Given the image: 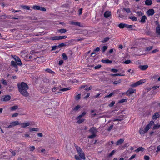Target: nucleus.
<instances>
[{"mask_svg":"<svg viewBox=\"0 0 160 160\" xmlns=\"http://www.w3.org/2000/svg\"><path fill=\"white\" fill-rule=\"evenodd\" d=\"M18 91L21 94L26 97L29 96V93L27 91L29 87L26 83L22 82L20 84H18Z\"/></svg>","mask_w":160,"mask_h":160,"instance_id":"f257e3e1","label":"nucleus"},{"mask_svg":"<svg viewBox=\"0 0 160 160\" xmlns=\"http://www.w3.org/2000/svg\"><path fill=\"white\" fill-rule=\"evenodd\" d=\"M11 99V97L9 95H4L1 97L0 100L1 102H7Z\"/></svg>","mask_w":160,"mask_h":160,"instance_id":"f03ea898","label":"nucleus"},{"mask_svg":"<svg viewBox=\"0 0 160 160\" xmlns=\"http://www.w3.org/2000/svg\"><path fill=\"white\" fill-rule=\"evenodd\" d=\"M20 124V123L18 121H13L10 123V125L6 127V128H11L12 127H14L17 125H19Z\"/></svg>","mask_w":160,"mask_h":160,"instance_id":"7ed1b4c3","label":"nucleus"},{"mask_svg":"<svg viewBox=\"0 0 160 160\" xmlns=\"http://www.w3.org/2000/svg\"><path fill=\"white\" fill-rule=\"evenodd\" d=\"M135 92V90L132 88H130L127 91L126 94L128 96H130Z\"/></svg>","mask_w":160,"mask_h":160,"instance_id":"20e7f679","label":"nucleus"},{"mask_svg":"<svg viewBox=\"0 0 160 160\" xmlns=\"http://www.w3.org/2000/svg\"><path fill=\"white\" fill-rule=\"evenodd\" d=\"M143 83L142 80H141L136 82L131 85V86L132 87H135L142 84Z\"/></svg>","mask_w":160,"mask_h":160,"instance_id":"39448f33","label":"nucleus"},{"mask_svg":"<svg viewBox=\"0 0 160 160\" xmlns=\"http://www.w3.org/2000/svg\"><path fill=\"white\" fill-rule=\"evenodd\" d=\"M146 13L148 16H150L153 15L155 13L154 10L152 9H149L148 10Z\"/></svg>","mask_w":160,"mask_h":160,"instance_id":"423d86ee","label":"nucleus"},{"mask_svg":"<svg viewBox=\"0 0 160 160\" xmlns=\"http://www.w3.org/2000/svg\"><path fill=\"white\" fill-rule=\"evenodd\" d=\"M89 131L92 134H96L98 132V129L95 127H93L90 129Z\"/></svg>","mask_w":160,"mask_h":160,"instance_id":"0eeeda50","label":"nucleus"},{"mask_svg":"<svg viewBox=\"0 0 160 160\" xmlns=\"http://www.w3.org/2000/svg\"><path fill=\"white\" fill-rule=\"evenodd\" d=\"M111 12L109 11H107L105 12L104 16L106 18H108L111 15Z\"/></svg>","mask_w":160,"mask_h":160,"instance_id":"6e6552de","label":"nucleus"},{"mask_svg":"<svg viewBox=\"0 0 160 160\" xmlns=\"http://www.w3.org/2000/svg\"><path fill=\"white\" fill-rule=\"evenodd\" d=\"M70 24L75 26H78L80 27H83V25H81L80 23L79 22H76L74 21H71L70 22Z\"/></svg>","mask_w":160,"mask_h":160,"instance_id":"1a4fd4ad","label":"nucleus"},{"mask_svg":"<svg viewBox=\"0 0 160 160\" xmlns=\"http://www.w3.org/2000/svg\"><path fill=\"white\" fill-rule=\"evenodd\" d=\"M160 117V114L158 112H156L152 116V119L154 120L157 119Z\"/></svg>","mask_w":160,"mask_h":160,"instance_id":"9d476101","label":"nucleus"},{"mask_svg":"<svg viewBox=\"0 0 160 160\" xmlns=\"http://www.w3.org/2000/svg\"><path fill=\"white\" fill-rule=\"evenodd\" d=\"M78 153L82 159L83 160L85 159V154L83 152L82 150L81 152H78Z\"/></svg>","mask_w":160,"mask_h":160,"instance_id":"9b49d317","label":"nucleus"},{"mask_svg":"<svg viewBox=\"0 0 160 160\" xmlns=\"http://www.w3.org/2000/svg\"><path fill=\"white\" fill-rule=\"evenodd\" d=\"M139 67L141 70H145L148 68V66L147 65H140L139 66Z\"/></svg>","mask_w":160,"mask_h":160,"instance_id":"f8f14e48","label":"nucleus"},{"mask_svg":"<svg viewBox=\"0 0 160 160\" xmlns=\"http://www.w3.org/2000/svg\"><path fill=\"white\" fill-rule=\"evenodd\" d=\"M147 17L144 15L142 16L141 19L139 21V22L142 23H144L145 22V20L147 19Z\"/></svg>","mask_w":160,"mask_h":160,"instance_id":"ddd939ff","label":"nucleus"},{"mask_svg":"<svg viewBox=\"0 0 160 160\" xmlns=\"http://www.w3.org/2000/svg\"><path fill=\"white\" fill-rule=\"evenodd\" d=\"M45 112L47 114L50 115L52 113V109L48 108L46 109Z\"/></svg>","mask_w":160,"mask_h":160,"instance_id":"4468645a","label":"nucleus"},{"mask_svg":"<svg viewBox=\"0 0 160 160\" xmlns=\"http://www.w3.org/2000/svg\"><path fill=\"white\" fill-rule=\"evenodd\" d=\"M21 127L22 128H25L26 127L30 125V123L28 122H24L21 124Z\"/></svg>","mask_w":160,"mask_h":160,"instance_id":"2eb2a0df","label":"nucleus"},{"mask_svg":"<svg viewBox=\"0 0 160 160\" xmlns=\"http://www.w3.org/2000/svg\"><path fill=\"white\" fill-rule=\"evenodd\" d=\"M101 62L103 63H107V64L111 63L112 62V60H110L108 59H107V60L102 59L101 60Z\"/></svg>","mask_w":160,"mask_h":160,"instance_id":"dca6fc26","label":"nucleus"},{"mask_svg":"<svg viewBox=\"0 0 160 160\" xmlns=\"http://www.w3.org/2000/svg\"><path fill=\"white\" fill-rule=\"evenodd\" d=\"M11 65L13 67L17 69V70H16V71H18V66L16 62L13 61H12L11 62Z\"/></svg>","mask_w":160,"mask_h":160,"instance_id":"f3484780","label":"nucleus"},{"mask_svg":"<svg viewBox=\"0 0 160 160\" xmlns=\"http://www.w3.org/2000/svg\"><path fill=\"white\" fill-rule=\"evenodd\" d=\"M124 142V139H120L118 140L115 143L116 145L117 146L119 145L122 143Z\"/></svg>","mask_w":160,"mask_h":160,"instance_id":"a211bd4d","label":"nucleus"},{"mask_svg":"<svg viewBox=\"0 0 160 160\" xmlns=\"http://www.w3.org/2000/svg\"><path fill=\"white\" fill-rule=\"evenodd\" d=\"M145 4L148 6H150L152 4V0H146L145 1Z\"/></svg>","mask_w":160,"mask_h":160,"instance_id":"6ab92c4d","label":"nucleus"},{"mask_svg":"<svg viewBox=\"0 0 160 160\" xmlns=\"http://www.w3.org/2000/svg\"><path fill=\"white\" fill-rule=\"evenodd\" d=\"M48 39L51 40H58V36H54L48 38Z\"/></svg>","mask_w":160,"mask_h":160,"instance_id":"aec40b11","label":"nucleus"},{"mask_svg":"<svg viewBox=\"0 0 160 160\" xmlns=\"http://www.w3.org/2000/svg\"><path fill=\"white\" fill-rule=\"evenodd\" d=\"M18 108V105H15L11 107L10 108V110L11 111H13L17 109Z\"/></svg>","mask_w":160,"mask_h":160,"instance_id":"412c9836","label":"nucleus"},{"mask_svg":"<svg viewBox=\"0 0 160 160\" xmlns=\"http://www.w3.org/2000/svg\"><path fill=\"white\" fill-rule=\"evenodd\" d=\"M86 114V112H83L82 113L78 116L76 118V119L78 120L79 119L83 117V116H84Z\"/></svg>","mask_w":160,"mask_h":160,"instance_id":"4be33fe9","label":"nucleus"},{"mask_svg":"<svg viewBox=\"0 0 160 160\" xmlns=\"http://www.w3.org/2000/svg\"><path fill=\"white\" fill-rule=\"evenodd\" d=\"M118 27L120 28H126V24L121 23L118 25Z\"/></svg>","mask_w":160,"mask_h":160,"instance_id":"5701e85b","label":"nucleus"},{"mask_svg":"<svg viewBox=\"0 0 160 160\" xmlns=\"http://www.w3.org/2000/svg\"><path fill=\"white\" fill-rule=\"evenodd\" d=\"M67 30L65 29H61L58 30V32H60L61 33H65Z\"/></svg>","mask_w":160,"mask_h":160,"instance_id":"b1692460","label":"nucleus"},{"mask_svg":"<svg viewBox=\"0 0 160 160\" xmlns=\"http://www.w3.org/2000/svg\"><path fill=\"white\" fill-rule=\"evenodd\" d=\"M156 33L158 35H160V26L156 27Z\"/></svg>","mask_w":160,"mask_h":160,"instance_id":"393cba45","label":"nucleus"},{"mask_svg":"<svg viewBox=\"0 0 160 160\" xmlns=\"http://www.w3.org/2000/svg\"><path fill=\"white\" fill-rule=\"evenodd\" d=\"M75 147L78 152H81L82 150L81 148L77 145H75Z\"/></svg>","mask_w":160,"mask_h":160,"instance_id":"a878e982","label":"nucleus"},{"mask_svg":"<svg viewBox=\"0 0 160 160\" xmlns=\"http://www.w3.org/2000/svg\"><path fill=\"white\" fill-rule=\"evenodd\" d=\"M144 148L142 147H139L138 149L135 150V151L136 152H138L139 151H143L144 150Z\"/></svg>","mask_w":160,"mask_h":160,"instance_id":"bb28decb","label":"nucleus"},{"mask_svg":"<svg viewBox=\"0 0 160 160\" xmlns=\"http://www.w3.org/2000/svg\"><path fill=\"white\" fill-rule=\"evenodd\" d=\"M124 75H122L121 74L119 73H116V74H111L109 75V76L112 77H115L116 76H124Z\"/></svg>","mask_w":160,"mask_h":160,"instance_id":"cd10ccee","label":"nucleus"},{"mask_svg":"<svg viewBox=\"0 0 160 160\" xmlns=\"http://www.w3.org/2000/svg\"><path fill=\"white\" fill-rule=\"evenodd\" d=\"M135 27V26L133 25H128V24H126V28H128L131 29V30H133V29H132V28Z\"/></svg>","mask_w":160,"mask_h":160,"instance_id":"c85d7f7f","label":"nucleus"},{"mask_svg":"<svg viewBox=\"0 0 160 160\" xmlns=\"http://www.w3.org/2000/svg\"><path fill=\"white\" fill-rule=\"evenodd\" d=\"M42 80L44 82L46 83H48L50 82V80L46 77L43 78Z\"/></svg>","mask_w":160,"mask_h":160,"instance_id":"c756f323","label":"nucleus"},{"mask_svg":"<svg viewBox=\"0 0 160 160\" xmlns=\"http://www.w3.org/2000/svg\"><path fill=\"white\" fill-rule=\"evenodd\" d=\"M45 71L48 72L52 75H53L55 73L54 72L52 71L51 69L49 68H48L46 69Z\"/></svg>","mask_w":160,"mask_h":160,"instance_id":"7c9ffc66","label":"nucleus"},{"mask_svg":"<svg viewBox=\"0 0 160 160\" xmlns=\"http://www.w3.org/2000/svg\"><path fill=\"white\" fill-rule=\"evenodd\" d=\"M160 126V124H157L154 125V126L153 127V129L155 130L159 128Z\"/></svg>","mask_w":160,"mask_h":160,"instance_id":"2f4dec72","label":"nucleus"},{"mask_svg":"<svg viewBox=\"0 0 160 160\" xmlns=\"http://www.w3.org/2000/svg\"><path fill=\"white\" fill-rule=\"evenodd\" d=\"M80 108V105H77L74 108H72V109L73 111H78Z\"/></svg>","mask_w":160,"mask_h":160,"instance_id":"473e14b6","label":"nucleus"},{"mask_svg":"<svg viewBox=\"0 0 160 160\" xmlns=\"http://www.w3.org/2000/svg\"><path fill=\"white\" fill-rule=\"evenodd\" d=\"M77 121V123L78 124H81V123L83 122L85 120V119L83 118H80Z\"/></svg>","mask_w":160,"mask_h":160,"instance_id":"72a5a7b5","label":"nucleus"},{"mask_svg":"<svg viewBox=\"0 0 160 160\" xmlns=\"http://www.w3.org/2000/svg\"><path fill=\"white\" fill-rule=\"evenodd\" d=\"M39 129L38 128H30L29 131L32 132V131H39Z\"/></svg>","mask_w":160,"mask_h":160,"instance_id":"f704fd0d","label":"nucleus"},{"mask_svg":"<svg viewBox=\"0 0 160 160\" xmlns=\"http://www.w3.org/2000/svg\"><path fill=\"white\" fill-rule=\"evenodd\" d=\"M123 116H119V118L113 120V121H121L123 120Z\"/></svg>","mask_w":160,"mask_h":160,"instance_id":"c9c22d12","label":"nucleus"},{"mask_svg":"<svg viewBox=\"0 0 160 160\" xmlns=\"http://www.w3.org/2000/svg\"><path fill=\"white\" fill-rule=\"evenodd\" d=\"M32 8L34 10H39L40 9V6L38 5H34Z\"/></svg>","mask_w":160,"mask_h":160,"instance_id":"e433bc0d","label":"nucleus"},{"mask_svg":"<svg viewBox=\"0 0 160 160\" xmlns=\"http://www.w3.org/2000/svg\"><path fill=\"white\" fill-rule=\"evenodd\" d=\"M129 18L131 19L132 21H137V18L134 16H131L129 17Z\"/></svg>","mask_w":160,"mask_h":160,"instance_id":"4c0bfd02","label":"nucleus"},{"mask_svg":"<svg viewBox=\"0 0 160 160\" xmlns=\"http://www.w3.org/2000/svg\"><path fill=\"white\" fill-rule=\"evenodd\" d=\"M66 46L67 44H65L64 43H62L58 45V48H62L63 47H65Z\"/></svg>","mask_w":160,"mask_h":160,"instance_id":"58836bf2","label":"nucleus"},{"mask_svg":"<svg viewBox=\"0 0 160 160\" xmlns=\"http://www.w3.org/2000/svg\"><path fill=\"white\" fill-rule=\"evenodd\" d=\"M71 89L70 87L66 88H62L60 89V91H65L68 90H69Z\"/></svg>","mask_w":160,"mask_h":160,"instance_id":"ea45409f","label":"nucleus"},{"mask_svg":"<svg viewBox=\"0 0 160 160\" xmlns=\"http://www.w3.org/2000/svg\"><path fill=\"white\" fill-rule=\"evenodd\" d=\"M67 38V36H58V40H62L63 39H66Z\"/></svg>","mask_w":160,"mask_h":160,"instance_id":"a19ab883","label":"nucleus"},{"mask_svg":"<svg viewBox=\"0 0 160 160\" xmlns=\"http://www.w3.org/2000/svg\"><path fill=\"white\" fill-rule=\"evenodd\" d=\"M12 56L13 57L14 60L16 61V62H17V61L19 59H20V58L17 56L14 55L13 56L12 55Z\"/></svg>","mask_w":160,"mask_h":160,"instance_id":"79ce46f5","label":"nucleus"},{"mask_svg":"<svg viewBox=\"0 0 160 160\" xmlns=\"http://www.w3.org/2000/svg\"><path fill=\"white\" fill-rule=\"evenodd\" d=\"M150 128L151 127L148 124L144 128V130L145 131V132H147Z\"/></svg>","mask_w":160,"mask_h":160,"instance_id":"37998d69","label":"nucleus"},{"mask_svg":"<svg viewBox=\"0 0 160 160\" xmlns=\"http://www.w3.org/2000/svg\"><path fill=\"white\" fill-rule=\"evenodd\" d=\"M123 10L125 11L127 13H129L131 12L130 8H123Z\"/></svg>","mask_w":160,"mask_h":160,"instance_id":"c03bdc74","label":"nucleus"},{"mask_svg":"<svg viewBox=\"0 0 160 160\" xmlns=\"http://www.w3.org/2000/svg\"><path fill=\"white\" fill-rule=\"evenodd\" d=\"M63 59L64 60H66L68 59V58L65 53H63L62 54Z\"/></svg>","mask_w":160,"mask_h":160,"instance_id":"a18cd8bd","label":"nucleus"},{"mask_svg":"<svg viewBox=\"0 0 160 160\" xmlns=\"http://www.w3.org/2000/svg\"><path fill=\"white\" fill-rule=\"evenodd\" d=\"M115 152H116V151L115 150H113L109 154V155L108 156V157H111L114 154V153H115Z\"/></svg>","mask_w":160,"mask_h":160,"instance_id":"49530a36","label":"nucleus"},{"mask_svg":"<svg viewBox=\"0 0 160 160\" xmlns=\"http://www.w3.org/2000/svg\"><path fill=\"white\" fill-rule=\"evenodd\" d=\"M122 80L121 79H119L117 81H115L113 82V84H119L121 82Z\"/></svg>","mask_w":160,"mask_h":160,"instance_id":"de8ad7c7","label":"nucleus"},{"mask_svg":"<svg viewBox=\"0 0 160 160\" xmlns=\"http://www.w3.org/2000/svg\"><path fill=\"white\" fill-rule=\"evenodd\" d=\"M127 101V100L126 99H122L118 101V103H121L124 102H126Z\"/></svg>","mask_w":160,"mask_h":160,"instance_id":"09e8293b","label":"nucleus"},{"mask_svg":"<svg viewBox=\"0 0 160 160\" xmlns=\"http://www.w3.org/2000/svg\"><path fill=\"white\" fill-rule=\"evenodd\" d=\"M81 95L80 94H79L78 95L76 96L75 97V99L76 100H78L79 99H80L81 98Z\"/></svg>","mask_w":160,"mask_h":160,"instance_id":"8fccbe9b","label":"nucleus"},{"mask_svg":"<svg viewBox=\"0 0 160 160\" xmlns=\"http://www.w3.org/2000/svg\"><path fill=\"white\" fill-rule=\"evenodd\" d=\"M115 93L114 92H111L109 94L106 95L105 98H110Z\"/></svg>","mask_w":160,"mask_h":160,"instance_id":"3c124183","label":"nucleus"},{"mask_svg":"<svg viewBox=\"0 0 160 160\" xmlns=\"http://www.w3.org/2000/svg\"><path fill=\"white\" fill-rule=\"evenodd\" d=\"M96 136V134H92L91 135L89 136L88 138L90 139H92Z\"/></svg>","mask_w":160,"mask_h":160,"instance_id":"603ef678","label":"nucleus"},{"mask_svg":"<svg viewBox=\"0 0 160 160\" xmlns=\"http://www.w3.org/2000/svg\"><path fill=\"white\" fill-rule=\"evenodd\" d=\"M108 48V47L107 46H103L102 48V52H105L107 49Z\"/></svg>","mask_w":160,"mask_h":160,"instance_id":"864d4df0","label":"nucleus"},{"mask_svg":"<svg viewBox=\"0 0 160 160\" xmlns=\"http://www.w3.org/2000/svg\"><path fill=\"white\" fill-rule=\"evenodd\" d=\"M73 41V40H71L68 41V42H66V43L67 44V46L71 44Z\"/></svg>","mask_w":160,"mask_h":160,"instance_id":"5fc2aeb1","label":"nucleus"},{"mask_svg":"<svg viewBox=\"0 0 160 160\" xmlns=\"http://www.w3.org/2000/svg\"><path fill=\"white\" fill-rule=\"evenodd\" d=\"M1 81L2 83L4 85H7L8 82H7L5 80L2 79L1 80Z\"/></svg>","mask_w":160,"mask_h":160,"instance_id":"6e6d98bb","label":"nucleus"},{"mask_svg":"<svg viewBox=\"0 0 160 160\" xmlns=\"http://www.w3.org/2000/svg\"><path fill=\"white\" fill-rule=\"evenodd\" d=\"M110 39V38H104L103 40L102 41V43H105L108 41Z\"/></svg>","mask_w":160,"mask_h":160,"instance_id":"4d7b16f0","label":"nucleus"},{"mask_svg":"<svg viewBox=\"0 0 160 160\" xmlns=\"http://www.w3.org/2000/svg\"><path fill=\"white\" fill-rule=\"evenodd\" d=\"M115 103V102L114 101H112L108 105V106L110 107H112Z\"/></svg>","mask_w":160,"mask_h":160,"instance_id":"13d9d810","label":"nucleus"},{"mask_svg":"<svg viewBox=\"0 0 160 160\" xmlns=\"http://www.w3.org/2000/svg\"><path fill=\"white\" fill-rule=\"evenodd\" d=\"M16 62L17 64L18 65L21 66L22 65V63L20 59H19V60H18Z\"/></svg>","mask_w":160,"mask_h":160,"instance_id":"bf43d9fd","label":"nucleus"},{"mask_svg":"<svg viewBox=\"0 0 160 160\" xmlns=\"http://www.w3.org/2000/svg\"><path fill=\"white\" fill-rule=\"evenodd\" d=\"M110 71L111 72H113L114 73H116V72H118V70L117 69L112 68V69H111Z\"/></svg>","mask_w":160,"mask_h":160,"instance_id":"052dcab7","label":"nucleus"},{"mask_svg":"<svg viewBox=\"0 0 160 160\" xmlns=\"http://www.w3.org/2000/svg\"><path fill=\"white\" fill-rule=\"evenodd\" d=\"M28 148L30 149V150L31 151H33L35 149V147L34 146H32L29 147Z\"/></svg>","mask_w":160,"mask_h":160,"instance_id":"680f3d73","label":"nucleus"},{"mask_svg":"<svg viewBox=\"0 0 160 160\" xmlns=\"http://www.w3.org/2000/svg\"><path fill=\"white\" fill-rule=\"evenodd\" d=\"M153 48V47L152 46L146 48V50L147 51H149L151 50Z\"/></svg>","mask_w":160,"mask_h":160,"instance_id":"e2e57ef3","label":"nucleus"},{"mask_svg":"<svg viewBox=\"0 0 160 160\" xmlns=\"http://www.w3.org/2000/svg\"><path fill=\"white\" fill-rule=\"evenodd\" d=\"M140 133L141 134H144L146 132H145V131L144 130H143L142 129H140L139 130Z\"/></svg>","mask_w":160,"mask_h":160,"instance_id":"0e129e2a","label":"nucleus"},{"mask_svg":"<svg viewBox=\"0 0 160 160\" xmlns=\"http://www.w3.org/2000/svg\"><path fill=\"white\" fill-rule=\"evenodd\" d=\"M39 10L43 11H46V9L44 7L40 6V9Z\"/></svg>","mask_w":160,"mask_h":160,"instance_id":"69168bd1","label":"nucleus"},{"mask_svg":"<svg viewBox=\"0 0 160 160\" xmlns=\"http://www.w3.org/2000/svg\"><path fill=\"white\" fill-rule=\"evenodd\" d=\"M75 158L76 160H81L82 159L80 157L77 155H75Z\"/></svg>","mask_w":160,"mask_h":160,"instance_id":"338daca9","label":"nucleus"},{"mask_svg":"<svg viewBox=\"0 0 160 160\" xmlns=\"http://www.w3.org/2000/svg\"><path fill=\"white\" fill-rule=\"evenodd\" d=\"M113 125H111L107 129V131L108 132H110L113 128Z\"/></svg>","mask_w":160,"mask_h":160,"instance_id":"774afa93","label":"nucleus"}]
</instances>
